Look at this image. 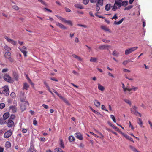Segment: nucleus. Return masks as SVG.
<instances>
[{
	"label": "nucleus",
	"mask_w": 152,
	"mask_h": 152,
	"mask_svg": "<svg viewBox=\"0 0 152 152\" xmlns=\"http://www.w3.org/2000/svg\"><path fill=\"white\" fill-rule=\"evenodd\" d=\"M4 80L10 83H12L13 80L12 77L8 74H5L4 76Z\"/></svg>",
	"instance_id": "nucleus-1"
},
{
	"label": "nucleus",
	"mask_w": 152,
	"mask_h": 152,
	"mask_svg": "<svg viewBox=\"0 0 152 152\" xmlns=\"http://www.w3.org/2000/svg\"><path fill=\"white\" fill-rule=\"evenodd\" d=\"M121 6V3L118 1H115L114 4L112 7V10L115 11L117 9L120 8Z\"/></svg>",
	"instance_id": "nucleus-2"
},
{
	"label": "nucleus",
	"mask_w": 152,
	"mask_h": 152,
	"mask_svg": "<svg viewBox=\"0 0 152 152\" xmlns=\"http://www.w3.org/2000/svg\"><path fill=\"white\" fill-rule=\"evenodd\" d=\"M137 48L138 47H136L127 49L125 50V54L126 55L129 54L135 51Z\"/></svg>",
	"instance_id": "nucleus-3"
},
{
	"label": "nucleus",
	"mask_w": 152,
	"mask_h": 152,
	"mask_svg": "<svg viewBox=\"0 0 152 152\" xmlns=\"http://www.w3.org/2000/svg\"><path fill=\"white\" fill-rule=\"evenodd\" d=\"M5 57L9 59L10 62H12L13 61V58H11V54L10 52L8 51L6 52L4 54Z\"/></svg>",
	"instance_id": "nucleus-4"
},
{
	"label": "nucleus",
	"mask_w": 152,
	"mask_h": 152,
	"mask_svg": "<svg viewBox=\"0 0 152 152\" xmlns=\"http://www.w3.org/2000/svg\"><path fill=\"white\" fill-rule=\"evenodd\" d=\"M4 90L2 91V93L6 96H8L9 94V89L7 86H4Z\"/></svg>",
	"instance_id": "nucleus-5"
},
{
	"label": "nucleus",
	"mask_w": 152,
	"mask_h": 152,
	"mask_svg": "<svg viewBox=\"0 0 152 152\" xmlns=\"http://www.w3.org/2000/svg\"><path fill=\"white\" fill-rule=\"evenodd\" d=\"M6 123L7 126L8 127H12L15 126L14 122L10 119H9L7 121Z\"/></svg>",
	"instance_id": "nucleus-6"
},
{
	"label": "nucleus",
	"mask_w": 152,
	"mask_h": 152,
	"mask_svg": "<svg viewBox=\"0 0 152 152\" xmlns=\"http://www.w3.org/2000/svg\"><path fill=\"white\" fill-rule=\"evenodd\" d=\"M111 48L110 45H103L99 46V49L100 50H109V48Z\"/></svg>",
	"instance_id": "nucleus-7"
},
{
	"label": "nucleus",
	"mask_w": 152,
	"mask_h": 152,
	"mask_svg": "<svg viewBox=\"0 0 152 152\" xmlns=\"http://www.w3.org/2000/svg\"><path fill=\"white\" fill-rule=\"evenodd\" d=\"M18 48L20 50L21 52L23 54L25 57L27 56V51H26L27 48L25 46H23L22 48Z\"/></svg>",
	"instance_id": "nucleus-8"
},
{
	"label": "nucleus",
	"mask_w": 152,
	"mask_h": 152,
	"mask_svg": "<svg viewBox=\"0 0 152 152\" xmlns=\"http://www.w3.org/2000/svg\"><path fill=\"white\" fill-rule=\"evenodd\" d=\"M12 132L10 130H8L6 132L4 135V137L6 138H7L10 137L12 134Z\"/></svg>",
	"instance_id": "nucleus-9"
},
{
	"label": "nucleus",
	"mask_w": 152,
	"mask_h": 152,
	"mask_svg": "<svg viewBox=\"0 0 152 152\" xmlns=\"http://www.w3.org/2000/svg\"><path fill=\"white\" fill-rule=\"evenodd\" d=\"M28 105V102H25V103H22L20 106L21 109L22 111H23L25 110L27 106Z\"/></svg>",
	"instance_id": "nucleus-10"
},
{
	"label": "nucleus",
	"mask_w": 152,
	"mask_h": 152,
	"mask_svg": "<svg viewBox=\"0 0 152 152\" xmlns=\"http://www.w3.org/2000/svg\"><path fill=\"white\" fill-rule=\"evenodd\" d=\"M4 38L8 42L11 43L14 45H16V41L9 38L7 36H5L4 37Z\"/></svg>",
	"instance_id": "nucleus-11"
},
{
	"label": "nucleus",
	"mask_w": 152,
	"mask_h": 152,
	"mask_svg": "<svg viewBox=\"0 0 152 152\" xmlns=\"http://www.w3.org/2000/svg\"><path fill=\"white\" fill-rule=\"evenodd\" d=\"M75 137L77 139L82 140H83V137L82 135L80 132L75 133Z\"/></svg>",
	"instance_id": "nucleus-12"
},
{
	"label": "nucleus",
	"mask_w": 152,
	"mask_h": 152,
	"mask_svg": "<svg viewBox=\"0 0 152 152\" xmlns=\"http://www.w3.org/2000/svg\"><path fill=\"white\" fill-rule=\"evenodd\" d=\"M59 97L60 98V99H62L64 101V102L67 105H70V104L69 102V101L67 100L66 98H64L61 95Z\"/></svg>",
	"instance_id": "nucleus-13"
},
{
	"label": "nucleus",
	"mask_w": 152,
	"mask_h": 152,
	"mask_svg": "<svg viewBox=\"0 0 152 152\" xmlns=\"http://www.w3.org/2000/svg\"><path fill=\"white\" fill-rule=\"evenodd\" d=\"M56 25L58 26L59 27L61 28H64V29H66V27L65 26L63 25L62 24L58 22H56Z\"/></svg>",
	"instance_id": "nucleus-14"
},
{
	"label": "nucleus",
	"mask_w": 152,
	"mask_h": 152,
	"mask_svg": "<svg viewBox=\"0 0 152 152\" xmlns=\"http://www.w3.org/2000/svg\"><path fill=\"white\" fill-rule=\"evenodd\" d=\"M122 134L126 139L130 140L133 142H134L133 140V139L130 136L124 133H123Z\"/></svg>",
	"instance_id": "nucleus-15"
},
{
	"label": "nucleus",
	"mask_w": 152,
	"mask_h": 152,
	"mask_svg": "<svg viewBox=\"0 0 152 152\" xmlns=\"http://www.w3.org/2000/svg\"><path fill=\"white\" fill-rule=\"evenodd\" d=\"M131 112L136 115H137V114H138L140 117H141V114L139 112H138L137 110H132V109H131Z\"/></svg>",
	"instance_id": "nucleus-16"
},
{
	"label": "nucleus",
	"mask_w": 152,
	"mask_h": 152,
	"mask_svg": "<svg viewBox=\"0 0 152 152\" xmlns=\"http://www.w3.org/2000/svg\"><path fill=\"white\" fill-rule=\"evenodd\" d=\"M14 78L17 81L18 80L19 76L17 73L15 72H13V74Z\"/></svg>",
	"instance_id": "nucleus-17"
},
{
	"label": "nucleus",
	"mask_w": 152,
	"mask_h": 152,
	"mask_svg": "<svg viewBox=\"0 0 152 152\" xmlns=\"http://www.w3.org/2000/svg\"><path fill=\"white\" fill-rule=\"evenodd\" d=\"M125 18L124 17L122 18L120 20L118 21H115L114 22V23L115 25H119L125 19Z\"/></svg>",
	"instance_id": "nucleus-18"
},
{
	"label": "nucleus",
	"mask_w": 152,
	"mask_h": 152,
	"mask_svg": "<svg viewBox=\"0 0 152 152\" xmlns=\"http://www.w3.org/2000/svg\"><path fill=\"white\" fill-rule=\"evenodd\" d=\"M10 116V114L8 112L5 113L3 115V118L4 120L7 119Z\"/></svg>",
	"instance_id": "nucleus-19"
},
{
	"label": "nucleus",
	"mask_w": 152,
	"mask_h": 152,
	"mask_svg": "<svg viewBox=\"0 0 152 152\" xmlns=\"http://www.w3.org/2000/svg\"><path fill=\"white\" fill-rule=\"evenodd\" d=\"M101 28L102 29L106 31L110 32V29L106 26H101Z\"/></svg>",
	"instance_id": "nucleus-20"
},
{
	"label": "nucleus",
	"mask_w": 152,
	"mask_h": 152,
	"mask_svg": "<svg viewBox=\"0 0 152 152\" xmlns=\"http://www.w3.org/2000/svg\"><path fill=\"white\" fill-rule=\"evenodd\" d=\"M94 102L95 105L97 107H99L100 105V102L97 100H94Z\"/></svg>",
	"instance_id": "nucleus-21"
},
{
	"label": "nucleus",
	"mask_w": 152,
	"mask_h": 152,
	"mask_svg": "<svg viewBox=\"0 0 152 152\" xmlns=\"http://www.w3.org/2000/svg\"><path fill=\"white\" fill-rule=\"evenodd\" d=\"M111 7V5L110 4H107L105 6V9L107 11H109Z\"/></svg>",
	"instance_id": "nucleus-22"
},
{
	"label": "nucleus",
	"mask_w": 152,
	"mask_h": 152,
	"mask_svg": "<svg viewBox=\"0 0 152 152\" xmlns=\"http://www.w3.org/2000/svg\"><path fill=\"white\" fill-rule=\"evenodd\" d=\"M98 88L99 90L101 91H103L104 90V87L99 83L98 84Z\"/></svg>",
	"instance_id": "nucleus-23"
},
{
	"label": "nucleus",
	"mask_w": 152,
	"mask_h": 152,
	"mask_svg": "<svg viewBox=\"0 0 152 152\" xmlns=\"http://www.w3.org/2000/svg\"><path fill=\"white\" fill-rule=\"evenodd\" d=\"M60 147L62 148H64V145L63 140L61 139L60 140Z\"/></svg>",
	"instance_id": "nucleus-24"
},
{
	"label": "nucleus",
	"mask_w": 152,
	"mask_h": 152,
	"mask_svg": "<svg viewBox=\"0 0 152 152\" xmlns=\"http://www.w3.org/2000/svg\"><path fill=\"white\" fill-rule=\"evenodd\" d=\"M10 109L12 110V112L14 113H15L16 111L17 108L15 106H11L10 107Z\"/></svg>",
	"instance_id": "nucleus-25"
},
{
	"label": "nucleus",
	"mask_w": 152,
	"mask_h": 152,
	"mask_svg": "<svg viewBox=\"0 0 152 152\" xmlns=\"http://www.w3.org/2000/svg\"><path fill=\"white\" fill-rule=\"evenodd\" d=\"M129 148L134 152H140L133 146L130 145L129 146Z\"/></svg>",
	"instance_id": "nucleus-26"
},
{
	"label": "nucleus",
	"mask_w": 152,
	"mask_h": 152,
	"mask_svg": "<svg viewBox=\"0 0 152 152\" xmlns=\"http://www.w3.org/2000/svg\"><path fill=\"white\" fill-rule=\"evenodd\" d=\"M29 85L27 83H24L23 88L26 90H28L29 87Z\"/></svg>",
	"instance_id": "nucleus-27"
},
{
	"label": "nucleus",
	"mask_w": 152,
	"mask_h": 152,
	"mask_svg": "<svg viewBox=\"0 0 152 152\" xmlns=\"http://www.w3.org/2000/svg\"><path fill=\"white\" fill-rule=\"evenodd\" d=\"M72 56L73 58L77 59L79 61H81L82 60L81 58L80 57L77 56L75 54H73Z\"/></svg>",
	"instance_id": "nucleus-28"
},
{
	"label": "nucleus",
	"mask_w": 152,
	"mask_h": 152,
	"mask_svg": "<svg viewBox=\"0 0 152 152\" xmlns=\"http://www.w3.org/2000/svg\"><path fill=\"white\" fill-rule=\"evenodd\" d=\"M75 7L77 8H79L81 9H82L83 8V7L80 4H77L75 5Z\"/></svg>",
	"instance_id": "nucleus-29"
},
{
	"label": "nucleus",
	"mask_w": 152,
	"mask_h": 152,
	"mask_svg": "<svg viewBox=\"0 0 152 152\" xmlns=\"http://www.w3.org/2000/svg\"><path fill=\"white\" fill-rule=\"evenodd\" d=\"M97 58L94 57H91L90 59V61L91 62H96L97 60Z\"/></svg>",
	"instance_id": "nucleus-30"
},
{
	"label": "nucleus",
	"mask_w": 152,
	"mask_h": 152,
	"mask_svg": "<svg viewBox=\"0 0 152 152\" xmlns=\"http://www.w3.org/2000/svg\"><path fill=\"white\" fill-rule=\"evenodd\" d=\"M54 152H63V150L59 148H56L54 150Z\"/></svg>",
	"instance_id": "nucleus-31"
},
{
	"label": "nucleus",
	"mask_w": 152,
	"mask_h": 152,
	"mask_svg": "<svg viewBox=\"0 0 152 152\" xmlns=\"http://www.w3.org/2000/svg\"><path fill=\"white\" fill-rule=\"evenodd\" d=\"M6 123V121L2 118L0 117V124L2 125Z\"/></svg>",
	"instance_id": "nucleus-32"
},
{
	"label": "nucleus",
	"mask_w": 152,
	"mask_h": 152,
	"mask_svg": "<svg viewBox=\"0 0 152 152\" xmlns=\"http://www.w3.org/2000/svg\"><path fill=\"white\" fill-rule=\"evenodd\" d=\"M69 140L70 142H72L75 140V138L73 136L71 135L69 137Z\"/></svg>",
	"instance_id": "nucleus-33"
},
{
	"label": "nucleus",
	"mask_w": 152,
	"mask_h": 152,
	"mask_svg": "<svg viewBox=\"0 0 152 152\" xmlns=\"http://www.w3.org/2000/svg\"><path fill=\"white\" fill-rule=\"evenodd\" d=\"M97 2L96 4L99 5L100 6H102L103 4V0H97Z\"/></svg>",
	"instance_id": "nucleus-34"
},
{
	"label": "nucleus",
	"mask_w": 152,
	"mask_h": 152,
	"mask_svg": "<svg viewBox=\"0 0 152 152\" xmlns=\"http://www.w3.org/2000/svg\"><path fill=\"white\" fill-rule=\"evenodd\" d=\"M130 62H132V61H131L130 60L128 59V60H125L123 62L122 64L124 65L125 66L127 64V63Z\"/></svg>",
	"instance_id": "nucleus-35"
},
{
	"label": "nucleus",
	"mask_w": 152,
	"mask_h": 152,
	"mask_svg": "<svg viewBox=\"0 0 152 152\" xmlns=\"http://www.w3.org/2000/svg\"><path fill=\"white\" fill-rule=\"evenodd\" d=\"M138 123L141 127H142V122L141 118H138Z\"/></svg>",
	"instance_id": "nucleus-36"
},
{
	"label": "nucleus",
	"mask_w": 152,
	"mask_h": 152,
	"mask_svg": "<svg viewBox=\"0 0 152 152\" xmlns=\"http://www.w3.org/2000/svg\"><path fill=\"white\" fill-rule=\"evenodd\" d=\"M11 146L10 143L8 141L5 144V147L7 148H8L10 147Z\"/></svg>",
	"instance_id": "nucleus-37"
},
{
	"label": "nucleus",
	"mask_w": 152,
	"mask_h": 152,
	"mask_svg": "<svg viewBox=\"0 0 152 152\" xmlns=\"http://www.w3.org/2000/svg\"><path fill=\"white\" fill-rule=\"evenodd\" d=\"M56 16L57 17V18L58 19H59L60 20L62 21V22H65L66 20L65 18H64L60 16Z\"/></svg>",
	"instance_id": "nucleus-38"
},
{
	"label": "nucleus",
	"mask_w": 152,
	"mask_h": 152,
	"mask_svg": "<svg viewBox=\"0 0 152 152\" xmlns=\"http://www.w3.org/2000/svg\"><path fill=\"white\" fill-rule=\"evenodd\" d=\"M128 2L127 1H124L122 2L121 3V6H126L128 4Z\"/></svg>",
	"instance_id": "nucleus-39"
},
{
	"label": "nucleus",
	"mask_w": 152,
	"mask_h": 152,
	"mask_svg": "<svg viewBox=\"0 0 152 152\" xmlns=\"http://www.w3.org/2000/svg\"><path fill=\"white\" fill-rule=\"evenodd\" d=\"M4 48L6 50L9 51L11 50V48L7 45H5L4 47Z\"/></svg>",
	"instance_id": "nucleus-40"
},
{
	"label": "nucleus",
	"mask_w": 152,
	"mask_h": 152,
	"mask_svg": "<svg viewBox=\"0 0 152 152\" xmlns=\"http://www.w3.org/2000/svg\"><path fill=\"white\" fill-rule=\"evenodd\" d=\"M113 55L114 56H118V54L117 53V51L115 50H114L113 52Z\"/></svg>",
	"instance_id": "nucleus-41"
},
{
	"label": "nucleus",
	"mask_w": 152,
	"mask_h": 152,
	"mask_svg": "<svg viewBox=\"0 0 152 152\" xmlns=\"http://www.w3.org/2000/svg\"><path fill=\"white\" fill-rule=\"evenodd\" d=\"M65 23H67L69 25L71 26H72V22L70 20H66Z\"/></svg>",
	"instance_id": "nucleus-42"
},
{
	"label": "nucleus",
	"mask_w": 152,
	"mask_h": 152,
	"mask_svg": "<svg viewBox=\"0 0 152 152\" xmlns=\"http://www.w3.org/2000/svg\"><path fill=\"white\" fill-rule=\"evenodd\" d=\"M132 7H133L132 5H131L130 6H129L127 7H126V8H125L124 10H129L130 9H131L132 8Z\"/></svg>",
	"instance_id": "nucleus-43"
},
{
	"label": "nucleus",
	"mask_w": 152,
	"mask_h": 152,
	"mask_svg": "<svg viewBox=\"0 0 152 152\" xmlns=\"http://www.w3.org/2000/svg\"><path fill=\"white\" fill-rule=\"evenodd\" d=\"M5 104L3 103H1L0 104V108L2 109L4 108L5 107Z\"/></svg>",
	"instance_id": "nucleus-44"
},
{
	"label": "nucleus",
	"mask_w": 152,
	"mask_h": 152,
	"mask_svg": "<svg viewBox=\"0 0 152 152\" xmlns=\"http://www.w3.org/2000/svg\"><path fill=\"white\" fill-rule=\"evenodd\" d=\"M123 89L124 91H126L127 90L129 91H132V89L131 88H124L123 87Z\"/></svg>",
	"instance_id": "nucleus-45"
},
{
	"label": "nucleus",
	"mask_w": 152,
	"mask_h": 152,
	"mask_svg": "<svg viewBox=\"0 0 152 152\" xmlns=\"http://www.w3.org/2000/svg\"><path fill=\"white\" fill-rule=\"evenodd\" d=\"M12 7L14 9L16 10H18L19 9V7L16 5H14Z\"/></svg>",
	"instance_id": "nucleus-46"
},
{
	"label": "nucleus",
	"mask_w": 152,
	"mask_h": 152,
	"mask_svg": "<svg viewBox=\"0 0 152 152\" xmlns=\"http://www.w3.org/2000/svg\"><path fill=\"white\" fill-rule=\"evenodd\" d=\"M124 101L127 103L129 104L130 105H131V102L128 99H125L124 100Z\"/></svg>",
	"instance_id": "nucleus-47"
},
{
	"label": "nucleus",
	"mask_w": 152,
	"mask_h": 152,
	"mask_svg": "<svg viewBox=\"0 0 152 152\" xmlns=\"http://www.w3.org/2000/svg\"><path fill=\"white\" fill-rule=\"evenodd\" d=\"M27 152H37V151L35 150H34L31 147L29 148Z\"/></svg>",
	"instance_id": "nucleus-48"
},
{
	"label": "nucleus",
	"mask_w": 152,
	"mask_h": 152,
	"mask_svg": "<svg viewBox=\"0 0 152 152\" xmlns=\"http://www.w3.org/2000/svg\"><path fill=\"white\" fill-rule=\"evenodd\" d=\"M10 96L13 98H14L16 97L15 94L14 92H12L10 94Z\"/></svg>",
	"instance_id": "nucleus-49"
},
{
	"label": "nucleus",
	"mask_w": 152,
	"mask_h": 152,
	"mask_svg": "<svg viewBox=\"0 0 152 152\" xmlns=\"http://www.w3.org/2000/svg\"><path fill=\"white\" fill-rule=\"evenodd\" d=\"M110 116L111 118L112 119L113 121L115 123H116V121L115 120L114 116L113 115H111Z\"/></svg>",
	"instance_id": "nucleus-50"
},
{
	"label": "nucleus",
	"mask_w": 152,
	"mask_h": 152,
	"mask_svg": "<svg viewBox=\"0 0 152 152\" xmlns=\"http://www.w3.org/2000/svg\"><path fill=\"white\" fill-rule=\"evenodd\" d=\"M101 106V108L102 110L107 111H108L107 110L106 107L104 106V105L102 104Z\"/></svg>",
	"instance_id": "nucleus-51"
},
{
	"label": "nucleus",
	"mask_w": 152,
	"mask_h": 152,
	"mask_svg": "<svg viewBox=\"0 0 152 152\" xmlns=\"http://www.w3.org/2000/svg\"><path fill=\"white\" fill-rule=\"evenodd\" d=\"M118 17L117 16V14H115L114 16L112 18H111V19L112 20H113V19L116 20V19H118Z\"/></svg>",
	"instance_id": "nucleus-52"
},
{
	"label": "nucleus",
	"mask_w": 152,
	"mask_h": 152,
	"mask_svg": "<svg viewBox=\"0 0 152 152\" xmlns=\"http://www.w3.org/2000/svg\"><path fill=\"white\" fill-rule=\"evenodd\" d=\"M77 25L78 26L83 27L85 28H86L87 27V26L86 25H82L80 24H77Z\"/></svg>",
	"instance_id": "nucleus-53"
},
{
	"label": "nucleus",
	"mask_w": 152,
	"mask_h": 152,
	"mask_svg": "<svg viewBox=\"0 0 152 152\" xmlns=\"http://www.w3.org/2000/svg\"><path fill=\"white\" fill-rule=\"evenodd\" d=\"M132 90H133L134 91H136L138 89V87H134L132 86V88H131Z\"/></svg>",
	"instance_id": "nucleus-54"
},
{
	"label": "nucleus",
	"mask_w": 152,
	"mask_h": 152,
	"mask_svg": "<svg viewBox=\"0 0 152 152\" xmlns=\"http://www.w3.org/2000/svg\"><path fill=\"white\" fill-rule=\"evenodd\" d=\"M99 5H98V4H96V10L97 11H98L100 9V7L99 6Z\"/></svg>",
	"instance_id": "nucleus-55"
},
{
	"label": "nucleus",
	"mask_w": 152,
	"mask_h": 152,
	"mask_svg": "<svg viewBox=\"0 0 152 152\" xmlns=\"http://www.w3.org/2000/svg\"><path fill=\"white\" fill-rule=\"evenodd\" d=\"M91 109L92 112H94V113H95L96 114L99 115V114L98 112L97 111L94 110L92 108H91Z\"/></svg>",
	"instance_id": "nucleus-56"
},
{
	"label": "nucleus",
	"mask_w": 152,
	"mask_h": 152,
	"mask_svg": "<svg viewBox=\"0 0 152 152\" xmlns=\"http://www.w3.org/2000/svg\"><path fill=\"white\" fill-rule=\"evenodd\" d=\"M89 2L88 0H83V3L84 4L86 5Z\"/></svg>",
	"instance_id": "nucleus-57"
},
{
	"label": "nucleus",
	"mask_w": 152,
	"mask_h": 152,
	"mask_svg": "<svg viewBox=\"0 0 152 152\" xmlns=\"http://www.w3.org/2000/svg\"><path fill=\"white\" fill-rule=\"evenodd\" d=\"M89 132L91 133V134L92 135H94L95 137H99V136L97 135L96 134H94V133L92 132Z\"/></svg>",
	"instance_id": "nucleus-58"
},
{
	"label": "nucleus",
	"mask_w": 152,
	"mask_h": 152,
	"mask_svg": "<svg viewBox=\"0 0 152 152\" xmlns=\"http://www.w3.org/2000/svg\"><path fill=\"white\" fill-rule=\"evenodd\" d=\"M125 77L127 79H128L129 80L132 81L133 80V79L132 78L128 77L126 75H124Z\"/></svg>",
	"instance_id": "nucleus-59"
},
{
	"label": "nucleus",
	"mask_w": 152,
	"mask_h": 152,
	"mask_svg": "<svg viewBox=\"0 0 152 152\" xmlns=\"http://www.w3.org/2000/svg\"><path fill=\"white\" fill-rule=\"evenodd\" d=\"M53 91L54 93H55L56 95L59 97L61 95H60L55 90L53 89Z\"/></svg>",
	"instance_id": "nucleus-60"
},
{
	"label": "nucleus",
	"mask_w": 152,
	"mask_h": 152,
	"mask_svg": "<svg viewBox=\"0 0 152 152\" xmlns=\"http://www.w3.org/2000/svg\"><path fill=\"white\" fill-rule=\"evenodd\" d=\"M47 88V89L48 90L51 94L52 95H53L54 94L51 91L49 87V86Z\"/></svg>",
	"instance_id": "nucleus-61"
},
{
	"label": "nucleus",
	"mask_w": 152,
	"mask_h": 152,
	"mask_svg": "<svg viewBox=\"0 0 152 152\" xmlns=\"http://www.w3.org/2000/svg\"><path fill=\"white\" fill-rule=\"evenodd\" d=\"M65 10L67 12H70L71 11L70 10L69 8L67 7H65Z\"/></svg>",
	"instance_id": "nucleus-62"
},
{
	"label": "nucleus",
	"mask_w": 152,
	"mask_h": 152,
	"mask_svg": "<svg viewBox=\"0 0 152 152\" xmlns=\"http://www.w3.org/2000/svg\"><path fill=\"white\" fill-rule=\"evenodd\" d=\"M33 124L34 125H36L37 124V121L35 119H34L33 121Z\"/></svg>",
	"instance_id": "nucleus-63"
},
{
	"label": "nucleus",
	"mask_w": 152,
	"mask_h": 152,
	"mask_svg": "<svg viewBox=\"0 0 152 152\" xmlns=\"http://www.w3.org/2000/svg\"><path fill=\"white\" fill-rule=\"evenodd\" d=\"M148 122L149 124V125L150 126L151 128V129H152V123L151 122V121L149 120L148 121Z\"/></svg>",
	"instance_id": "nucleus-64"
}]
</instances>
